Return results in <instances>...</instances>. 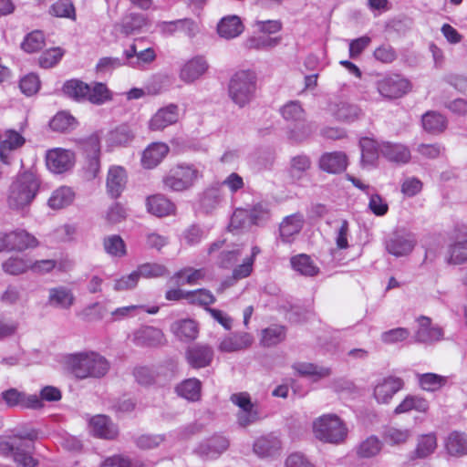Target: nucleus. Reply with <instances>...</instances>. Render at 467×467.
Segmentation results:
<instances>
[{"label":"nucleus","mask_w":467,"mask_h":467,"mask_svg":"<svg viewBox=\"0 0 467 467\" xmlns=\"http://www.w3.org/2000/svg\"><path fill=\"white\" fill-rule=\"evenodd\" d=\"M69 372L78 379H100L109 370V362L97 352L70 355L67 360Z\"/></svg>","instance_id":"f257e3e1"},{"label":"nucleus","mask_w":467,"mask_h":467,"mask_svg":"<svg viewBox=\"0 0 467 467\" xmlns=\"http://www.w3.org/2000/svg\"><path fill=\"white\" fill-rule=\"evenodd\" d=\"M36 439L37 431L35 430L20 431L7 441H0V454L12 456L20 467H35L36 461L32 453Z\"/></svg>","instance_id":"f03ea898"},{"label":"nucleus","mask_w":467,"mask_h":467,"mask_svg":"<svg viewBox=\"0 0 467 467\" xmlns=\"http://www.w3.org/2000/svg\"><path fill=\"white\" fill-rule=\"evenodd\" d=\"M40 182L33 171L19 173L9 188L8 206L13 210H20L29 205L35 199Z\"/></svg>","instance_id":"7ed1b4c3"},{"label":"nucleus","mask_w":467,"mask_h":467,"mask_svg":"<svg viewBox=\"0 0 467 467\" xmlns=\"http://www.w3.org/2000/svg\"><path fill=\"white\" fill-rule=\"evenodd\" d=\"M200 177L201 173L193 164L179 163L162 177V188L166 192H182L192 188Z\"/></svg>","instance_id":"20e7f679"},{"label":"nucleus","mask_w":467,"mask_h":467,"mask_svg":"<svg viewBox=\"0 0 467 467\" xmlns=\"http://www.w3.org/2000/svg\"><path fill=\"white\" fill-rule=\"evenodd\" d=\"M256 76L251 70L236 72L228 84V95L239 108L248 105L255 97Z\"/></svg>","instance_id":"39448f33"},{"label":"nucleus","mask_w":467,"mask_h":467,"mask_svg":"<svg viewBox=\"0 0 467 467\" xmlns=\"http://www.w3.org/2000/svg\"><path fill=\"white\" fill-rule=\"evenodd\" d=\"M315 437L326 443L338 444L345 441L348 428L336 414H325L313 422Z\"/></svg>","instance_id":"423d86ee"},{"label":"nucleus","mask_w":467,"mask_h":467,"mask_svg":"<svg viewBox=\"0 0 467 467\" xmlns=\"http://www.w3.org/2000/svg\"><path fill=\"white\" fill-rule=\"evenodd\" d=\"M142 43L143 39H135L130 47L124 50L126 66L142 70L155 61V50L152 47H143Z\"/></svg>","instance_id":"0eeeda50"},{"label":"nucleus","mask_w":467,"mask_h":467,"mask_svg":"<svg viewBox=\"0 0 467 467\" xmlns=\"http://www.w3.org/2000/svg\"><path fill=\"white\" fill-rule=\"evenodd\" d=\"M37 245V239L25 230H16L9 234L0 233V250L9 247L13 250L24 251Z\"/></svg>","instance_id":"6e6552de"},{"label":"nucleus","mask_w":467,"mask_h":467,"mask_svg":"<svg viewBox=\"0 0 467 467\" xmlns=\"http://www.w3.org/2000/svg\"><path fill=\"white\" fill-rule=\"evenodd\" d=\"M376 88L383 98L393 99L405 95L410 90V84L407 79L396 75L378 80Z\"/></svg>","instance_id":"1a4fd4ad"},{"label":"nucleus","mask_w":467,"mask_h":467,"mask_svg":"<svg viewBox=\"0 0 467 467\" xmlns=\"http://www.w3.org/2000/svg\"><path fill=\"white\" fill-rule=\"evenodd\" d=\"M0 400H3L6 406L10 408L19 406L23 409L36 410L43 407V403L37 395H27L15 388L2 391L0 394Z\"/></svg>","instance_id":"9d476101"},{"label":"nucleus","mask_w":467,"mask_h":467,"mask_svg":"<svg viewBox=\"0 0 467 467\" xmlns=\"http://www.w3.org/2000/svg\"><path fill=\"white\" fill-rule=\"evenodd\" d=\"M416 244L417 240L412 233L397 232L386 242V249L397 257L405 256L412 252Z\"/></svg>","instance_id":"9b49d317"},{"label":"nucleus","mask_w":467,"mask_h":467,"mask_svg":"<svg viewBox=\"0 0 467 467\" xmlns=\"http://www.w3.org/2000/svg\"><path fill=\"white\" fill-rule=\"evenodd\" d=\"M47 167L54 173H63L70 170L75 162L73 151L64 149H53L47 153Z\"/></svg>","instance_id":"f8f14e48"},{"label":"nucleus","mask_w":467,"mask_h":467,"mask_svg":"<svg viewBox=\"0 0 467 467\" xmlns=\"http://www.w3.org/2000/svg\"><path fill=\"white\" fill-rule=\"evenodd\" d=\"M417 321L419 323V327L413 336L414 342L431 345L443 338L442 328L439 327H432L430 317L420 316Z\"/></svg>","instance_id":"ddd939ff"},{"label":"nucleus","mask_w":467,"mask_h":467,"mask_svg":"<svg viewBox=\"0 0 467 467\" xmlns=\"http://www.w3.org/2000/svg\"><path fill=\"white\" fill-rule=\"evenodd\" d=\"M404 387V381L398 377L389 376L379 380L373 395L379 403H389L392 397Z\"/></svg>","instance_id":"4468645a"},{"label":"nucleus","mask_w":467,"mask_h":467,"mask_svg":"<svg viewBox=\"0 0 467 467\" xmlns=\"http://www.w3.org/2000/svg\"><path fill=\"white\" fill-rule=\"evenodd\" d=\"M185 358L192 368H202L211 364L213 350L208 345L196 344L186 349Z\"/></svg>","instance_id":"2eb2a0df"},{"label":"nucleus","mask_w":467,"mask_h":467,"mask_svg":"<svg viewBox=\"0 0 467 467\" xmlns=\"http://www.w3.org/2000/svg\"><path fill=\"white\" fill-rule=\"evenodd\" d=\"M229 447V441L222 435H213L202 441L194 450L195 453L206 458H217Z\"/></svg>","instance_id":"dca6fc26"},{"label":"nucleus","mask_w":467,"mask_h":467,"mask_svg":"<svg viewBox=\"0 0 467 467\" xmlns=\"http://www.w3.org/2000/svg\"><path fill=\"white\" fill-rule=\"evenodd\" d=\"M318 165L327 173H341L347 169L348 157L342 151L326 152L320 157Z\"/></svg>","instance_id":"f3484780"},{"label":"nucleus","mask_w":467,"mask_h":467,"mask_svg":"<svg viewBox=\"0 0 467 467\" xmlns=\"http://www.w3.org/2000/svg\"><path fill=\"white\" fill-rule=\"evenodd\" d=\"M179 119V109L175 104H170L160 109L150 119L149 127L151 130H161L174 124Z\"/></svg>","instance_id":"a211bd4d"},{"label":"nucleus","mask_w":467,"mask_h":467,"mask_svg":"<svg viewBox=\"0 0 467 467\" xmlns=\"http://www.w3.org/2000/svg\"><path fill=\"white\" fill-rule=\"evenodd\" d=\"M224 201V193L219 183L213 184L203 191L200 198V207L206 214L212 213Z\"/></svg>","instance_id":"6ab92c4d"},{"label":"nucleus","mask_w":467,"mask_h":467,"mask_svg":"<svg viewBox=\"0 0 467 467\" xmlns=\"http://www.w3.org/2000/svg\"><path fill=\"white\" fill-rule=\"evenodd\" d=\"M75 303L72 290L67 286L59 285L48 290L47 304L56 308L68 309Z\"/></svg>","instance_id":"aec40b11"},{"label":"nucleus","mask_w":467,"mask_h":467,"mask_svg":"<svg viewBox=\"0 0 467 467\" xmlns=\"http://www.w3.org/2000/svg\"><path fill=\"white\" fill-rule=\"evenodd\" d=\"M163 340L162 331L154 327H140L133 336V341L139 347H157L161 345Z\"/></svg>","instance_id":"412c9836"},{"label":"nucleus","mask_w":467,"mask_h":467,"mask_svg":"<svg viewBox=\"0 0 467 467\" xmlns=\"http://www.w3.org/2000/svg\"><path fill=\"white\" fill-rule=\"evenodd\" d=\"M169 152V147L162 142H153L143 151L141 164L146 169L156 167Z\"/></svg>","instance_id":"4be33fe9"},{"label":"nucleus","mask_w":467,"mask_h":467,"mask_svg":"<svg viewBox=\"0 0 467 467\" xmlns=\"http://www.w3.org/2000/svg\"><path fill=\"white\" fill-rule=\"evenodd\" d=\"M126 171L120 166H114L109 170L107 176V192L111 198L120 196L126 185Z\"/></svg>","instance_id":"5701e85b"},{"label":"nucleus","mask_w":467,"mask_h":467,"mask_svg":"<svg viewBox=\"0 0 467 467\" xmlns=\"http://www.w3.org/2000/svg\"><path fill=\"white\" fill-rule=\"evenodd\" d=\"M253 340L254 338L249 333L237 332L224 337L218 348L222 352H235L250 347Z\"/></svg>","instance_id":"b1692460"},{"label":"nucleus","mask_w":467,"mask_h":467,"mask_svg":"<svg viewBox=\"0 0 467 467\" xmlns=\"http://www.w3.org/2000/svg\"><path fill=\"white\" fill-rule=\"evenodd\" d=\"M89 427L93 435L99 438L114 439L118 435L117 427L105 415H97L91 418Z\"/></svg>","instance_id":"393cba45"},{"label":"nucleus","mask_w":467,"mask_h":467,"mask_svg":"<svg viewBox=\"0 0 467 467\" xmlns=\"http://www.w3.org/2000/svg\"><path fill=\"white\" fill-rule=\"evenodd\" d=\"M202 387V384L200 379L190 378L176 385L175 393L190 402H196L201 400Z\"/></svg>","instance_id":"a878e982"},{"label":"nucleus","mask_w":467,"mask_h":467,"mask_svg":"<svg viewBox=\"0 0 467 467\" xmlns=\"http://www.w3.org/2000/svg\"><path fill=\"white\" fill-rule=\"evenodd\" d=\"M329 111L336 119L345 122H353L358 119L362 115V110L358 105L343 101L331 104L329 106Z\"/></svg>","instance_id":"bb28decb"},{"label":"nucleus","mask_w":467,"mask_h":467,"mask_svg":"<svg viewBox=\"0 0 467 467\" xmlns=\"http://www.w3.org/2000/svg\"><path fill=\"white\" fill-rule=\"evenodd\" d=\"M304 218L300 213L286 216L280 223V237L284 243H291L293 237L300 233L303 228Z\"/></svg>","instance_id":"cd10ccee"},{"label":"nucleus","mask_w":467,"mask_h":467,"mask_svg":"<svg viewBox=\"0 0 467 467\" xmlns=\"http://www.w3.org/2000/svg\"><path fill=\"white\" fill-rule=\"evenodd\" d=\"M208 68L206 60L196 57L189 60L181 69L180 78L187 83H192L202 76Z\"/></svg>","instance_id":"c85d7f7f"},{"label":"nucleus","mask_w":467,"mask_h":467,"mask_svg":"<svg viewBox=\"0 0 467 467\" xmlns=\"http://www.w3.org/2000/svg\"><path fill=\"white\" fill-rule=\"evenodd\" d=\"M244 26L237 16H228L220 20L217 26V32L220 36L225 39L237 37L243 33Z\"/></svg>","instance_id":"c756f323"},{"label":"nucleus","mask_w":467,"mask_h":467,"mask_svg":"<svg viewBox=\"0 0 467 467\" xmlns=\"http://www.w3.org/2000/svg\"><path fill=\"white\" fill-rule=\"evenodd\" d=\"M146 204L148 212L158 217L170 215L175 210V205L162 194L148 197Z\"/></svg>","instance_id":"7c9ffc66"},{"label":"nucleus","mask_w":467,"mask_h":467,"mask_svg":"<svg viewBox=\"0 0 467 467\" xmlns=\"http://www.w3.org/2000/svg\"><path fill=\"white\" fill-rule=\"evenodd\" d=\"M445 449L453 457L467 455V434L454 431L445 440Z\"/></svg>","instance_id":"2f4dec72"},{"label":"nucleus","mask_w":467,"mask_h":467,"mask_svg":"<svg viewBox=\"0 0 467 467\" xmlns=\"http://www.w3.org/2000/svg\"><path fill=\"white\" fill-rule=\"evenodd\" d=\"M280 449V440L272 435L260 437L254 443V451L260 457L274 456Z\"/></svg>","instance_id":"473e14b6"},{"label":"nucleus","mask_w":467,"mask_h":467,"mask_svg":"<svg viewBox=\"0 0 467 467\" xmlns=\"http://www.w3.org/2000/svg\"><path fill=\"white\" fill-rule=\"evenodd\" d=\"M437 446V437L434 433L422 434L418 437L411 459H425L434 453Z\"/></svg>","instance_id":"72a5a7b5"},{"label":"nucleus","mask_w":467,"mask_h":467,"mask_svg":"<svg viewBox=\"0 0 467 467\" xmlns=\"http://www.w3.org/2000/svg\"><path fill=\"white\" fill-rule=\"evenodd\" d=\"M171 330L182 341L194 340L199 334L198 325L192 319H182L174 322Z\"/></svg>","instance_id":"f704fd0d"},{"label":"nucleus","mask_w":467,"mask_h":467,"mask_svg":"<svg viewBox=\"0 0 467 467\" xmlns=\"http://www.w3.org/2000/svg\"><path fill=\"white\" fill-rule=\"evenodd\" d=\"M88 91V84L77 78L67 80L62 87L64 95L77 102L87 101Z\"/></svg>","instance_id":"c9c22d12"},{"label":"nucleus","mask_w":467,"mask_h":467,"mask_svg":"<svg viewBox=\"0 0 467 467\" xmlns=\"http://www.w3.org/2000/svg\"><path fill=\"white\" fill-rule=\"evenodd\" d=\"M296 372L303 377H308L313 381H318L322 379L327 378L331 375L330 368L318 366L314 363H298L294 366Z\"/></svg>","instance_id":"e433bc0d"},{"label":"nucleus","mask_w":467,"mask_h":467,"mask_svg":"<svg viewBox=\"0 0 467 467\" xmlns=\"http://www.w3.org/2000/svg\"><path fill=\"white\" fill-rule=\"evenodd\" d=\"M382 155L390 161L406 163L410 159V152L401 144L385 142L380 148Z\"/></svg>","instance_id":"4c0bfd02"},{"label":"nucleus","mask_w":467,"mask_h":467,"mask_svg":"<svg viewBox=\"0 0 467 467\" xmlns=\"http://www.w3.org/2000/svg\"><path fill=\"white\" fill-rule=\"evenodd\" d=\"M147 25V19L142 14L130 13L122 17L119 24L120 32L125 36L139 33Z\"/></svg>","instance_id":"58836bf2"},{"label":"nucleus","mask_w":467,"mask_h":467,"mask_svg":"<svg viewBox=\"0 0 467 467\" xmlns=\"http://www.w3.org/2000/svg\"><path fill=\"white\" fill-rule=\"evenodd\" d=\"M112 99V93L105 83L92 82L88 84L87 101L94 105H102Z\"/></svg>","instance_id":"ea45409f"},{"label":"nucleus","mask_w":467,"mask_h":467,"mask_svg":"<svg viewBox=\"0 0 467 467\" xmlns=\"http://www.w3.org/2000/svg\"><path fill=\"white\" fill-rule=\"evenodd\" d=\"M423 129L432 134L443 132L447 128V119L436 111L426 112L421 119Z\"/></svg>","instance_id":"a19ab883"},{"label":"nucleus","mask_w":467,"mask_h":467,"mask_svg":"<svg viewBox=\"0 0 467 467\" xmlns=\"http://www.w3.org/2000/svg\"><path fill=\"white\" fill-rule=\"evenodd\" d=\"M134 137L131 128L127 124H121L109 132L108 142L110 146H126L133 140Z\"/></svg>","instance_id":"79ce46f5"},{"label":"nucleus","mask_w":467,"mask_h":467,"mask_svg":"<svg viewBox=\"0 0 467 467\" xmlns=\"http://www.w3.org/2000/svg\"><path fill=\"white\" fill-rule=\"evenodd\" d=\"M74 199V192L69 187H60L55 190L47 201L51 209L59 210L69 205Z\"/></svg>","instance_id":"37998d69"},{"label":"nucleus","mask_w":467,"mask_h":467,"mask_svg":"<svg viewBox=\"0 0 467 467\" xmlns=\"http://www.w3.org/2000/svg\"><path fill=\"white\" fill-rule=\"evenodd\" d=\"M412 410L419 412H426L429 410L428 400L420 396L409 395L396 407L394 412L400 414Z\"/></svg>","instance_id":"c03bdc74"},{"label":"nucleus","mask_w":467,"mask_h":467,"mask_svg":"<svg viewBox=\"0 0 467 467\" xmlns=\"http://www.w3.org/2000/svg\"><path fill=\"white\" fill-rule=\"evenodd\" d=\"M291 265L295 271L306 276H314L319 271L318 267L314 264L311 257L305 254L293 256L291 258Z\"/></svg>","instance_id":"a18cd8bd"},{"label":"nucleus","mask_w":467,"mask_h":467,"mask_svg":"<svg viewBox=\"0 0 467 467\" xmlns=\"http://www.w3.org/2000/svg\"><path fill=\"white\" fill-rule=\"evenodd\" d=\"M105 252L111 257L121 258L127 254V248L123 239L118 234L106 236L103 239Z\"/></svg>","instance_id":"49530a36"},{"label":"nucleus","mask_w":467,"mask_h":467,"mask_svg":"<svg viewBox=\"0 0 467 467\" xmlns=\"http://www.w3.org/2000/svg\"><path fill=\"white\" fill-rule=\"evenodd\" d=\"M359 147L361 150V165L363 167L374 165L379 157L376 141L365 137L359 140Z\"/></svg>","instance_id":"de8ad7c7"},{"label":"nucleus","mask_w":467,"mask_h":467,"mask_svg":"<svg viewBox=\"0 0 467 467\" xmlns=\"http://www.w3.org/2000/svg\"><path fill=\"white\" fill-rule=\"evenodd\" d=\"M76 119L66 111L57 113L49 121V127L57 132H67L75 129Z\"/></svg>","instance_id":"09e8293b"},{"label":"nucleus","mask_w":467,"mask_h":467,"mask_svg":"<svg viewBox=\"0 0 467 467\" xmlns=\"http://www.w3.org/2000/svg\"><path fill=\"white\" fill-rule=\"evenodd\" d=\"M420 387L426 391L434 392L447 383V378L435 373L418 374Z\"/></svg>","instance_id":"8fccbe9b"},{"label":"nucleus","mask_w":467,"mask_h":467,"mask_svg":"<svg viewBox=\"0 0 467 467\" xmlns=\"http://www.w3.org/2000/svg\"><path fill=\"white\" fill-rule=\"evenodd\" d=\"M100 149L98 142H93L90 145V154L87 157L85 165V173L88 180H93L97 177L100 169L99 161Z\"/></svg>","instance_id":"3c124183"},{"label":"nucleus","mask_w":467,"mask_h":467,"mask_svg":"<svg viewBox=\"0 0 467 467\" xmlns=\"http://www.w3.org/2000/svg\"><path fill=\"white\" fill-rule=\"evenodd\" d=\"M382 448L379 439L374 435L368 437L357 447L356 452L359 458H372L376 456Z\"/></svg>","instance_id":"603ef678"},{"label":"nucleus","mask_w":467,"mask_h":467,"mask_svg":"<svg viewBox=\"0 0 467 467\" xmlns=\"http://www.w3.org/2000/svg\"><path fill=\"white\" fill-rule=\"evenodd\" d=\"M204 276L202 269H193L192 267L183 268L174 274L172 276L178 285H194Z\"/></svg>","instance_id":"864d4df0"},{"label":"nucleus","mask_w":467,"mask_h":467,"mask_svg":"<svg viewBox=\"0 0 467 467\" xmlns=\"http://www.w3.org/2000/svg\"><path fill=\"white\" fill-rule=\"evenodd\" d=\"M285 337L284 326H271L262 332V343L265 347H272L282 342Z\"/></svg>","instance_id":"5fc2aeb1"},{"label":"nucleus","mask_w":467,"mask_h":467,"mask_svg":"<svg viewBox=\"0 0 467 467\" xmlns=\"http://www.w3.org/2000/svg\"><path fill=\"white\" fill-rule=\"evenodd\" d=\"M25 142H26L25 138L19 132L14 130H6L5 134V140L3 141H1V143H0V149H1L0 158H1V161L5 162V156H4V153H3L4 150H16L17 148L22 147L25 144Z\"/></svg>","instance_id":"6e6d98bb"},{"label":"nucleus","mask_w":467,"mask_h":467,"mask_svg":"<svg viewBox=\"0 0 467 467\" xmlns=\"http://www.w3.org/2000/svg\"><path fill=\"white\" fill-rule=\"evenodd\" d=\"M283 118L291 123L302 121L306 118V112L298 101H289L281 109Z\"/></svg>","instance_id":"4d7b16f0"},{"label":"nucleus","mask_w":467,"mask_h":467,"mask_svg":"<svg viewBox=\"0 0 467 467\" xmlns=\"http://www.w3.org/2000/svg\"><path fill=\"white\" fill-rule=\"evenodd\" d=\"M187 296L189 304L204 306V308L210 307L209 306L216 300L212 292L205 288L188 291Z\"/></svg>","instance_id":"13d9d810"},{"label":"nucleus","mask_w":467,"mask_h":467,"mask_svg":"<svg viewBox=\"0 0 467 467\" xmlns=\"http://www.w3.org/2000/svg\"><path fill=\"white\" fill-rule=\"evenodd\" d=\"M45 46V36L42 31L35 30L27 34L23 42L21 48L26 53H35L42 49Z\"/></svg>","instance_id":"bf43d9fd"},{"label":"nucleus","mask_w":467,"mask_h":467,"mask_svg":"<svg viewBox=\"0 0 467 467\" xmlns=\"http://www.w3.org/2000/svg\"><path fill=\"white\" fill-rule=\"evenodd\" d=\"M30 267V260L21 257H10L2 265L3 270L12 275H21Z\"/></svg>","instance_id":"052dcab7"},{"label":"nucleus","mask_w":467,"mask_h":467,"mask_svg":"<svg viewBox=\"0 0 467 467\" xmlns=\"http://www.w3.org/2000/svg\"><path fill=\"white\" fill-rule=\"evenodd\" d=\"M64 54L65 50L61 47L47 49L38 57V64L43 68H51L61 60Z\"/></svg>","instance_id":"680f3d73"},{"label":"nucleus","mask_w":467,"mask_h":467,"mask_svg":"<svg viewBox=\"0 0 467 467\" xmlns=\"http://www.w3.org/2000/svg\"><path fill=\"white\" fill-rule=\"evenodd\" d=\"M136 272L139 274V278L140 276L146 278H157L165 276L169 274V271L165 265L157 263L143 264L138 267Z\"/></svg>","instance_id":"e2e57ef3"},{"label":"nucleus","mask_w":467,"mask_h":467,"mask_svg":"<svg viewBox=\"0 0 467 467\" xmlns=\"http://www.w3.org/2000/svg\"><path fill=\"white\" fill-rule=\"evenodd\" d=\"M49 13L57 17H65L75 20V7L70 0H58L50 6Z\"/></svg>","instance_id":"0e129e2a"},{"label":"nucleus","mask_w":467,"mask_h":467,"mask_svg":"<svg viewBox=\"0 0 467 467\" xmlns=\"http://www.w3.org/2000/svg\"><path fill=\"white\" fill-rule=\"evenodd\" d=\"M106 312V308L97 302L86 306L78 316L85 322H93L102 319Z\"/></svg>","instance_id":"69168bd1"},{"label":"nucleus","mask_w":467,"mask_h":467,"mask_svg":"<svg viewBox=\"0 0 467 467\" xmlns=\"http://www.w3.org/2000/svg\"><path fill=\"white\" fill-rule=\"evenodd\" d=\"M410 332L406 327H396L387 330L380 335V340L387 345L403 342L409 338Z\"/></svg>","instance_id":"338daca9"},{"label":"nucleus","mask_w":467,"mask_h":467,"mask_svg":"<svg viewBox=\"0 0 467 467\" xmlns=\"http://www.w3.org/2000/svg\"><path fill=\"white\" fill-rule=\"evenodd\" d=\"M410 436L409 430L397 429L394 427L388 428L383 434L385 442L390 445H400L405 443Z\"/></svg>","instance_id":"774afa93"}]
</instances>
